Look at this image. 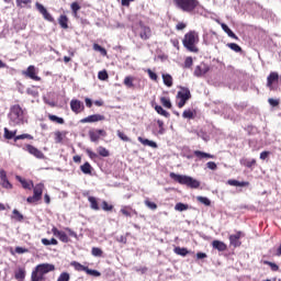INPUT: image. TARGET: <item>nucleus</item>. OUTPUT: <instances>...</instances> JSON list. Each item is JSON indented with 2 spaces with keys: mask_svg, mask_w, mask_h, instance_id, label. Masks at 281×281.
Masks as SVG:
<instances>
[{
  "mask_svg": "<svg viewBox=\"0 0 281 281\" xmlns=\"http://www.w3.org/2000/svg\"><path fill=\"white\" fill-rule=\"evenodd\" d=\"M52 271H56V266L52 263H40L32 271L31 281H45V276L52 273Z\"/></svg>",
  "mask_w": 281,
  "mask_h": 281,
  "instance_id": "obj_1",
  "label": "nucleus"
},
{
  "mask_svg": "<svg viewBox=\"0 0 281 281\" xmlns=\"http://www.w3.org/2000/svg\"><path fill=\"white\" fill-rule=\"evenodd\" d=\"M199 44V33L195 31H190L187 33L182 40V45L188 49V52H192L193 54H196L199 52V48L196 45Z\"/></svg>",
  "mask_w": 281,
  "mask_h": 281,
  "instance_id": "obj_2",
  "label": "nucleus"
},
{
  "mask_svg": "<svg viewBox=\"0 0 281 281\" xmlns=\"http://www.w3.org/2000/svg\"><path fill=\"white\" fill-rule=\"evenodd\" d=\"M9 120L13 126L25 124V111L23 108L19 104L12 105L9 112Z\"/></svg>",
  "mask_w": 281,
  "mask_h": 281,
  "instance_id": "obj_3",
  "label": "nucleus"
},
{
  "mask_svg": "<svg viewBox=\"0 0 281 281\" xmlns=\"http://www.w3.org/2000/svg\"><path fill=\"white\" fill-rule=\"evenodd\" d=\"M170 178L173 179V181L180 183L181 186H188L189 188L196 189L201 186V182H199V180L190 176L177 175L175 172H171Z\"/></svg>",
  "mask_w": 281,
  "mask_h": 281,
  "instance_id": "obj_4",
  "label": "nucleus"
},
{
  "mask_svg": "<svg viewBox=\"0 0 281 281\" xmlns=\"http://www.w3.org/2000/svg\"><path fill=\"white\" fill-rule=\"evenodd\" d=\"M175 3L182 12H194L199 5L198 0H175Z\"/></svg>",
  "mask_w": 281,
  "mask_h": 281,
  "instance_id": "obj_5",
  "label": "nucleus"
},
{
  "mask_svg": "<svg viewBox=\"0 0 281 281\" xmlns=\"http://www.w3.org/2000/svg\"><path fill=\"white\" fill-rule=\"evenodd\" d=\"M43 188H45V184L43 183H38L33 187V196H29L26 199L27 203H37V201H41L43 196Z\"/></svg>",
  "mask_w": 281,
  "mask_h": 281,
  "instance_id": "obj_6",
  "label": "nucleus"
},
{
  "mask_svg": "<svg viewBox=\"0 0 281 281\" xmlns=\"http://www.w3.org/2000/svg\"><path fill=\"white\" fill-rule=\"evenodd\" d=\"M190 98L191 94L189 89L183 88L182 90H180L177 94L178 108L183 109V106H186V102H188Z\"/></svg>",
  "mask_w": 281,
  "mask_h": 281,
  "instance_id": "obj_7",
  "label": "nucleus"
},
{
  "mask_svg": "<svg viewBox=\"0 0 281 281\" xmlns=\"http://www.w3.org/2000/svg\"><path fill=\"white\" fill-rule=\"evenodd\" d=\"M90 142L98 144L100 142V137H106V131L104 130H91L89 131Z\"/></svg>",
  "mask_w": 281,
  "mask_h": 281,
  "instance_id": "obj_8",
  "label": "nucleus"
},
{
  "mask_svg": "<svg viewBox=\"0 0 281 281\" xmlns=\"http://www.w3.org/2000/svg\"><path fill=\"white\" fill-rule=\"evenodd\" d=\"M24 150H26V153H30V155H33V157H36V159H45V154H43V151L32 145H26L24 147Z\"/></svg>",
  "mask_w": 281,
  "mask_h": 281,
  "instance_id": "obj_9",
  "label": "nucleus"
},
{
  "mask_svg": "<svg viewBox=\"0 0 281 281\" xmlns=\"http://www.w3.org/2000/svg\"><path fill=\"white\" fill-rule=\"evenodd\" d=\"M207 71H210V66L202 63L195 67L193 76H195L196 78H201V77L205 76V74H207Z\"/></svg>",
  "mask_w": 281,
  "mask_h": 281,
  "instance_id": "obj_10",
  "label": "nucleus"
},
{
  "mask_svg": "<svg viewBox=\"0 0 281 281\" xmlns=\"http://www.w3.org/2000/svg\"><path fill=\"white\" fill-rule=\"evenodd\" d=\"M0 186H2L5 190H12V183L8 180V172L3 169H0Z\"/></svg>",
  "mask_w": 281,
  "mask_h": 281,
  "instance_id": "obj_11",
  "label": "nucleus"
},
{
  "mask_svg": "<svg viewBox=\"0 0 281 281\" xmlns=\"http://www.w3.org/2000/svg\"><path fill=\"white\" fill-rule=\"evenodd\" d=\"M104 121V115H101V114H92V115H89L85 119H81L80 120V123L81 124H91L93 122H102Z\"/></svg>",
  "mask_w": 281,
  "mask_h": 281,
  "instance_id": "obj_12",
  "label": "nucleus"
},
{
  "mask_svg": "<svg viewBox=\"0 0 281 281\" xmlns=\"http://www.w3.org/2000/svg\"><path fill=\"white\" fill-rule=\"evenodd\" d=\"M22 74L23 76L31 78V80H35L37 82L41 80V77L36 76V67L34 66H29Z\"/></svg>",
  "mask_w": 281,
  "mask_h": 281,
  "instance_id": "obj_13",
  "label": "nucleus"
},
{
  "mask_svg": "<svg viewBox=\"0 0 281 281\" xmlns=\"http://www.w3.org/2000/svg\"><path fill=\"white\" fill-rule=\"evenodd\" d=\"M70 109L74 113H81V111H85V103L80 100L74 99L70 101Z\"/></svg>",
  "mask_w": 281,
  "mask_h": 281,
  "instance_id": "obj_14",
  "label": "nucleus"
},
{
  "mask_svg": "<svg viewBox=\"0 0 281 281\" xmlns=\"http://www.w3.org/2000/svg\"><path fill=\"white\" fill-rule=\"evenodd\" d=\"M240 238H243V232H237L234 235L229 236V243L232 247H240Z\"/></svg>",
  "mask_w": 281,
  "mask_h": 281,
  "instance_id": "obj_15",
  "label": "nucleus"
},
{
  "mask_svg": "<svg viewBox=\"0 0 281 281\" xmlns=\"http://www.w3.org/2000/svg\"><path fill=\"white\" fill-rule=\"evenodd\" d=\"M52 233L56 236V238H59L61 243H69V237L67 236V233L63 231H58V228L53 227Z\"/></svg>",
  "mask_w": 281,
  "mask_h": 281,
  "instance_id": "obj_16",
  "label": "nucleus"
},
{
  "mask_svg": "<svg viewBox=\"0 0 281 281\" xmlns=\"http://www.w3.org/2000/svg\"><path fill=\"white\" fill-rule=\"evenodd\" d=\"M139 36L143 41H148V38H150V36H153V32L150 31V29L148 26L140 24Z\"/></svg>",
  "mask_w": 281,
  "mask_h": 281,
  "instance_id": "obj_17",
  "label": "nucleus"
},
{
  "mask_svg": "<svg viewBox=\"0 0 281 281\" xmlns=\"http://www.w3.org/2000/svg\"><path fill=\"white\" fill-rule=\"evenodd\" d=\"M36 8L46 21H54V18L52 16V14L48 13L47 9H45L43 4L37 2Z\"/></svg>",
  "mask_w": 281,
  "mask_h": 281,
  "instance_id": "obj_18",
  "label": "nucleus"
},
{
  "mask_svg": "<svg viewBox=\"0 0 281 281\" xmlns=\"http://www.w3.org/2000/svg\"><path fill=\"white\" fill-rule=\"evenodd\" d=\"M217 23L221 25L222 30L229 36V38H234L235 41H238V36L234 33L233 30L227 26L225 23H221V21L217 20Z\"/></svg>",
  "mask_w": 281,
  "mask_h": 281,
  "instance_id": "obj_19",
  "label": "nucleus"
},
{
  "mask_svg": "<svg viewBox=\"0 0 281 281\" xmlns=\"http://www.w3.org/2000/svg\"><path fill=\"white\" fill-rule=\"evenodd\" d=\"M15 179L21 183L24 190H32V188H34V182L22 179L21 176H16Z\"/></svg>",
  "mask_w": 281,
  "mask_h": 281,
  "instance_id": "obj_20",
  "label": "nucleus"
},
{
  "mask_svg": "<svg viewBox=\"0 0 281 281\" xmlns=\"http://www.w3.org/2000/svg\"><path fill=\"white\" fill-rule=\"evenodd\" d=\"M193 155H194L199 160H202V159H214V155L207 154V153L201 151V150H194V151H193Z\"/></svg>",
  "mask_w": 281,
  "mask_h": 281,
  "instance_id": "obj_21",
  "label": "nucleus"
},
{
  "mask_svg": "<svg viewBox=\"0 0 281 281\" xmlns=\"http://www.w3.org/2000/svg\"><path fill=\"white\" fill-rule=\"evenodd\" d=\"M212 245H213V249H217V251L227 250V245L221 240H213Z\"/></svg>",
  "mask_w": 281,
  "mask_h": 281,
  "instance_id": "obj_22",
  "label": "nucleus"
},
{
  "mask_svg": "<svg viewBox=\"0 0 281 281\" xmlns=\"http://www.w3.org/2000/svg\"><path fill=\"white\" fill-rule=\"evenodd\" d=\"M278 78H280L279 75H278V72H271V74L268 76V78H267V80H268L267 87H269V89H272L273 83H274L276 81H278Z\"/></svg>",
  "mask_w": 281,
  "mask_h": 281,
  "instance_id": "obj_23",
  "label": "nucleus"
},
{
  "mask_svg": "<svg viewBox=\"0 0 281 281\" xmlns=\"http://www.w3.org/2000/svg\"><path fill=\"white\" fill-rule=\"evenodd\" d=\"M26 273L25 268H18V270L14 272V278L18 281H23L25 280Z\"/></svg>",
  "mask_w": 281,
  "mask_h": 281,
  "instance_id": "obj_24",
  "label": "nucleus"
},
{
  "mask_svg": "<svg viewBox=\"0 0 281 281\" xmlns=\"http://www.w3.org/2000/svg\"><path fill=\"white\" fill-rule=\"evenodd\" d=\"M138 142H140V144H143V146H149V148H157V144L154 140H150L148 138H144V137L139 136Z\"/></svg>",
  "mask_w": 281,
  "mask_h": 281,
  "instance_id": "obj_25",
  "label": "nucleus"
},
{
  "mask_svg": "<svg viewBox=\"0 0 281 281\" xmlns=\"http://www.w3.org/2000/svg\"><path fill=\"white\" fill-rule=\"evenodd\" d=\"M228 186H234L235 188H246V186H249V182L245 181H238V180H228Z\"/></svg>",
  "mask_w": 281,
  "mask_h": 281,
  "instance_id": "obj_26",
  "label": "nucleus"
},
{
  "mask_svg": "<svg viewBox=\"0 0 281 281\" xmlns=\"http://www.w3.org/2000/svg\"><path fill=\"white\" fill-rule=\"evenodd\" d=\"M121 214H123L124 216H133V214H137V212L135 210H132L131 206H123L121 209Z\"/></svg>",
  "mask_w": 281,
  "mask_h": 281,
  "instance_id": "obj_27",
  "label": "nucleus"
},
{
  "mask_svg": "<svg viewBox=\"0 0 281 281\" xmlns=\"http://www.w3.org/2000/svg\"><path fill=\"white\" fill-rule=\"evenodd\" d=\"M241 166H246V168H252V166H256V159H247L243 158L240 160Z\"/></svg>",
  "mask_w": 281,
  "mask_h": 281,
  "instance_id": "obj_28",
  "label": "nucleus"
},
{
  "mask_svg": "<svg viewBox=\"0 0 281 281\" xmlns=\"http://www.w3.org/2000/svg\"><path fill=\"white\" fill-rule=\"evenodd\" d=\"M88 201L90 203L91 210H95V211L100 210V205H98V200L94 196H89Z\"/></svg>",
  "mask_w": 281,
  "mask_h": 281,
  "instance_id": "obj_29",
  "label": "nucleus"
},
{
  "mask_svg": "<svg viewBox=\"0 0 281 281\" xmlns=\"http://www.w3.org/2000/svg\"><path fill=\"white\" fill-rule=\"evenodd\" d=\"M14 137H16V131H10L8 127H4V138L14 139Z\"/></svg>",
  "mask_w": 281,
  "mask_h": 281,
  "instance_id": "obj_30",
  "label": "nucleus"
},
{
  "mask_svg": "<svg viewBox=\"0 0 281 281\" xmlns=\"http://www.w3.org/2000/svg\"><path fill=\"white\" fill-rule=\"evenodd\" d=\"M59 25L60 27H63V30H67V27H69V25L67 24L69 19H67V15H60L59 16Z\"/></svg>",
  "mask_w": 281,
  "mask_h": 281,
  "instance_id": "obj_31",
  "label": "nucleus"
},
{
  "mask_svg": "<svg viewBox=\"0 0 281 281\" xmlns=\"http://www.w3.org/2000/svg\"><path fill=\"white\" fill-rule=\"evenodd\" d=\"M134 80H135V78L127 76V77H125L123 85H125V87H127V89H133V87H135V85L133 83Z\"/></svg>",
  "mask_w": 281,
  "mask_h": 281,
  "instance_id": "obj_32",
  "label": "nucleus"
},
{
  "mask_svg": "<svg viewBox=\"0 0 281 281\" xmlns=\"http://www.w3.org/2000/svg\"><path fill=\"white\" fill-rule=\"evenodd\" d=\"M81 172H83V175H91V164L89 162H85L81 167H80Z\"/></svg>",
  "mask_w": 281,
  "mask_h": 281,
  "instance_id": "obj_33",
  "label": "nucleus"
},
{
  "mask_svg": "<svg viewBox=\"0 0 281 281\" xmlns=\"http://www.w3.org/2000/svg\"><path fill=\"white\" fill-rule=\"evenodd\" d=\"M71 267H75L76 271H86L89 269V267L82 266L80 262L72 261Z\"/></svg>",
  "mask_w": 281,
  "mask_h": 281,
  "instance_id": "obj_34",
  "label": "nucleus"
},
{
  "mask_svg": "<svg viewBox=\"0 0 281 281\" xmlns=\"http://www.w3.org/2000/svg\"><path fill=\"white\" fill-rule=\"evenodd\" d=\"M155 111L159 114V115H164V117H170V113H168V111L164 110V108L161 105H156L155 106Z\"/></svg>",
  "mask_w": 281,
  "mask_h": 281,
  "instance_id": "obj_35",
  "label": "nucleus"
},
{
  "mask_svg": "<svg viewBox=\"0 0 281 281\" xmlns=\"http://www.w3.org/2000/svg\"><path fill=\"white\" fill-rule=\"evenodd\" d=\"M48 120H50V122H56L57 124H65V119L59 117V116L54 115V114H49Z\"/></svg>",
  "mask_w": 281,
  "mask_h": 281,
  "instance_id": "obj_36",
  "label": "nucleus"
},
{
  "mask_svg": "<svg viewBox=\"0 0 281 281\" xmlns=\"http://www.w3.org/2000/svg\"><path fill=\"white\" fill-rule=\"evenodd\" d=\"M162 80H164V85H166V87H172V76L170 75H162Z\"/></svg>",
  "mask_w": 281,
  "mask_h": 281,
  "instance_id": "obj_37",
  "label": "nucleus"
},
{
  "mask_svg": "<svg viewBox=\"0 0 281 281\" xmlns=\"http://www.w3.org/2000/svg\"><path fill=\"white\" fill-rule=\"evenodd\" d=\"M173 251L175 254H177V256H183V257H186V255L189 254L188 248H181V247H176Z\"/></svg>",
  "mask_w": 281,
  "mask_h": 281,
  "instance_id": "obj_38",
  "label": "nucleus"
},
{
  "mask_svg": "<svg viewBox=\"0 0 281 281\" xmlns=\"http://www.w3.org/2000/svg\"><path fill=\"white\" fill-rule=\"evenodd\" d=\"M12 216L11 218H13L14 221H23V214H21V212H19V210L14 209L13 212H12Z\"/></svg>",
  "mask_w": 281,
  "mask_h": 281,
  "instance_id": "obj_39",
  "label": "nucleus"
},
{
  "mask_svg": "<svg viewBox=\"0 0 281 281\" xmlns=\"http://www.w3.org/2000/svg\"><path fill=\"white\" fill-rule=\"evenodd\" d=\"M42 245H45L46 247L49 245H58V240L56 238H52V239L42 238Z\"/></svg>",
  "mask_w": 281,
  "mask_h": 281,
  "instance_id": "obj_40",
  "label": "nucleus"
},
{
  "mask_svg": "<svg viewBox=\"0 0 281 281\" xmlns=\"http://www.w3.org/2000/svg\"><path fill=\"white\" fill-rule=\"evenodd\" d=\"M227 47H229V49H232L233 52H236V54H238L239 52H243V48L238 46V44L236 43H228Z\"/></svg>",
  "mask_w": 281,
  "mask_h": 281,
  "instance_id": "obj_41",
  "label": "nucleus"
},
{
  "mask_svg": "<svg viewBox=\"0 0 281 281\" xmlns=\"http://www.w3.org/2000/svg\"><path fill=\"white\" fill-rule=\"evenodd\" d=\"M160 102H161L162 106H165L166 109H172V103L170 102V99L162 97L160 99Z\"/></svg>",
  "mask_w": 281,
  "mask_h": 281,
  "instance_id": "obj_42",
  "label": "nucleus"
},
{
  "mask_svg": "<svg viewBox=\"0 0 281 281\" xmlns=\"http://www.w3.org/2000/svg\"><path fill=\"white\" fill-rule=\"evenodd\" d=\"M182 117L184 120H192V117H194V112H192V110H184L182 113Z\"/></svg>",
  "mask_w": 281,
  "mask_h": 281,
  "instance_id": "obj_43",
  "label": "nucleus"
},
{
  "mask_svg": "<svg viewBox=\"0 0 281 281\" xmlns=\"http://www.w3.org/2000/svg\"><path fill=\"white\" fill-rule=\"evenodd\" d=\"M92 256H94L95 258H102V249L98 248V247H93L91 250Z\"/></svg>",
  "mask_w": 281,
  "mask_h": 281,
  "instance_id": "obj_44",
  "label": "nucleus"
},
{
  "mask_svg": "<svg viewBox=\"0 0 281 281\" xmlns=\"http://www.w3.org/2000/svg\"><path fill=\"white\" fill-rule=\"evenodd\" d=\"M94 52H100L101 56H106V49L99 44H93Z\"/></svg>",
  "mask_w": 281,
  "mask_h": 281,
  "instance_id": "obj_45",
  "label": "nucleus"
},
{
  "mask_svg": "<svg viewBox=\"0 0 281 281\" xmlns=\"http://www.w3.org/2000/svg\"><path fill=\"white\" fill-rule=\"evenodd\" d=\"M19 139H34V136L30 134H21L14 137V142H19Z\"/></svg>",
  "mask_w": 281,
  "mask_h": 281,
  "instance_id": "obj_46",
  "label": "nucleus"
},
{
  "mask_svg": "<svg viewBox=\"0 0 281 281\" xmlns=\"http://www.w3.org/2000/svg\"><path fill=\"white\" fill-rule=\"evenodd\" d=\"M97 151L101 157H109V151L105 147L99 146Z\"/></svg>",
  "mask_w": 281,
  "mask_h": 281,
  "instance_id": "obj_47",
  "label": "nucleus"
},
{
  "mask_svg": "<svg viewBox=\"0 0 281 281\" xmlns=\"http://www.w3.org/2000/svg\"><path fill=\"white\" fill-rule=\"evenodd\" d=\"M65 137V133L63 132H56L55 133V142L56 144H60Z\"/></svg>",
  "mask_w": 281,
  "mask_h": 281,
  "instance_id": "obj_48",
  "label": "nucleus"
},
{
  "mask_svg": "<svg viewBox=\"0 0 281 281\" xmlns=\"http://www.w3.org/2000/svg\"><path fill=\"white\" fill-rule=\"evenodd\" d=\"M175 210L177 212H186V210H188V205L180 202L176 204Z\"/></svg>",
  "mask_w": 281,
  "mask_h": 281,
  "instance_id": "obj_49",
  "label": "nucleus"
},
{
  "mask_svg": "<svg viewBox=\"0 0 281 281\" xmlns=\"http://www.w3.org/2000/svg\"><path fill=\"white\" fill-rule=\"evenodd\" d=\"M157 124H158V135H164L166 133V128L164 127V121L161 120H158L157 121Z\"/></svg>",
  "mask_w": 281,
  "mask_h": 281,
  "instance_id": "obj_50",
  "label": "nucleus"
},
{
  "mask_svg": "<svg viewBox=\"0 0 281 281\" xmlns=\"http://www.w3.org/2000/svg\"><path fill=\"white\" fill-rule=\"evenodd\" d=\"M86 273L88 276H93V278H100L102 276V273H100V271L98 270H91L88 268V270H86Z\"/></svg>",
  "mask_w": 281,
  "mask_h": 281,
  "instance_id": "obj_51",
  "label": "nucleus"
},
{
  "mask_svg": "<svg viewBox=\"0 0 281 281\" xmlns=\"http://www.w3.org/2000/svg\"><path fill=\"white\" fill-rule=\"evenodd\" d=\"M198 201L203 205H207V206L212 205V201H210V199L205 196H198Z\"/></svg>",
  "mask_w": 281,
  "mask_h": 281,
  "instance_id": "obj_52",
  "label": "nucleus"
},
{
  "mask_svg": "<svg viewBox=\"0 0 281 281\" xmlns=\"http://www.w3.org/2000/svg\"><path fill=\"white\" fill-rule=\"evenodd\" d=\"M98 78H99V80H108L109 79V74L106 72V70H101L98 74Z\"/></svg>",
  "mask_w": 281,
  "mask_h": 281,
  "instance_id": "obj_53",
  "label": "nucleus"
},
{
  "mask_svg": "<svg viewBox=\"0 0 281 281\" xmlns=\"http://www.w3.org/2000/svg\"><path fill=\"white\" fill-rule=\"evenodd\" d=\"M30 2L31 0H15L18 8H25V5H27Z\"/></svg>",
  "mask_w": 281,
  "mask_h": 281,
  "instance_id": "obj_54",
  "label": "nucleus"
},
{
  "mask_svg": "<svg viewBox=\"0 0 281 281\" xmlns=\"http://www.w3.org/2000/svg\"><path fill=\"white\" fill-rule=\"evenodd\" d=\"M117 137H120V139H122V142H131V138H128V136H126V134H124V132L117 131Z\"/></svg>",
  "mask_w": 281,
  "mask_h": 281,
  "instance_id": "obj_55",
  "label": "nucleus"
},
{
  "mask_svg": "<svg viewBox=\"0 0 281 281\" xmlns=\"http://www.w3.org/2000/svg\"><path fill=\"white\" fill-rule=\"evenodd\" d=\"M145 205L149 210H157V204H155V202H150L149 200H145Z\"/></svg>",
  "mask_w": 281,
  "mask_h": 281,
  "instance_id": "obj_56",
  "label": "nucleus"
},
{
  "mask_svg": "<svg viewBox=\"0 0 281 281\" xmlns=\"http://www.w3.org/2000/svg\"><path fill=\"white\" fill-rule=\"evenodd\" d=\"M102 210H104V212H111V210H113V205H109V203L106 201H103Z\"/></svg>",
  "mask_w": 281,
  "mask_h": 281,
  "instance_id": "obj_57",
  "label": "nucleus"
},
{
  "mask_svg": "<svg viewBox=\"0 0 281 281\" xmlns=\"http://www.w3.org/2000/svg\"><path fill=\"white\" fill-rule=\"evenodd\" d=\"M192 65H193L192 57H187L186 60H184L186 69H190V67H192Z\"/></svg>",
  "mask_w": 281,
  "mask_h": 281,
  "instance_id": "obj_58",
  "label": "nucleus"
},
{
  "mask_svg": "<svg viewBox=\"0 0 281 281\" xmlns=\"http://www.w3.org/2000/svg\"><path fill=\"white\" fill-rule=\"evenodd\" d=\"M71 10H72L74 14H78V10H80V4H78V2H72Z\"/></svg>",
  "mask_w": 281,
  "mask_h": 281,
  "instance_id": "obj_59",
  "label": "nucleus"
},
{
  "mask_svg": "<svg viewBox=\"0 0 281 281\" xmlns=\"http://www.w3.org/2000/svg\"><path fill=\"white\" fill-rule=\"evenodd\" d=\"M57 281H69V273L67 272L61 273L57 279Z\"/></svg>",
  "mask_w": 281,
  "mask_h": 281,
  "instance_id": "obj_60",
  "label": "nucleus"
},
{
  "mask_svg": "<svg viewBox=\"0 0 281 281\" xmlns=\"http://www.w3.org/2000/svg\"><path fill=\"white\" fill-rule=\"evenodd\" d=\"M147 74H148L150 80L157 81V78H158L157 74L153 72L150 69H147Z\"/></svg>",
  "mask_w": 281,
  "mask_h": 281,
  "instance_id": "obj_61",
  "label": "nucleus"
},
{
  "mask_svg": "<svg viewBox=\"0 0 281 281\" xmlns=\"http://www.w3.org/2000/svg\"><path fill=\"white\" fill-rule=\"evenodd\" d=\"M206 167L209 168V170H216V168H217L216 162H214V161H209L206 164Z\"/></svg>",
  "mask_w": 281,
  "mask_h": 281,
  "instance_id": "obj_62",
  "label": "nucleus"
},
{
  "mask_svg": "<svg viewBox=\"0 0 281 281\" xmlns=\"http://www.w3.org/2000/svg\"><path fill=\"white\" fill-rule=\"evenodd\" d=\"M15 254H27V249L23 247H16L15 248Z\"/></svg>",
  "mask_w": 281,
  "mask_h": 281,
  "instance_id": "obj_63",
  "label": "nucleus"
},
{
  "mask_svg": "<svg viewBox=\"0 0 281 281\" xmlns=\"http://www.w3.org/2000/svg\"><path fill=\"white\" fill-rule=\"evenodd\" d=\"M268 102L271 106H278V104H280V102L276 99H269Z\"/></svg>",
  "mask_w": 281,
  "mask_h": 281,
  "instance_id": "obj_64",
  "label": "nucleus"
}]
</instances>
